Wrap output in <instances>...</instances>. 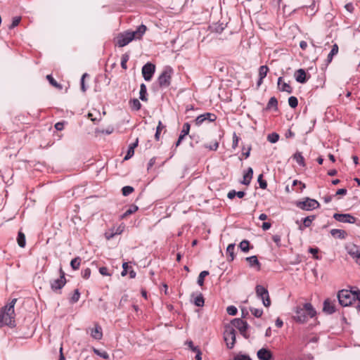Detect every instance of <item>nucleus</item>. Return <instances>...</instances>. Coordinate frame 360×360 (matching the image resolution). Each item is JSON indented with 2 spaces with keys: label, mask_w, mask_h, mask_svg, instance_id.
<instances>
[{
  "label": "nucleus",
  "mask_w": 360,
  "mask_h": 360,
  "mask_svg": "<svg viewBox=\"0 0 360 360\" xmlns=\"http://www.w3.org/2000/svg\"><path fill=\"white\" fill-rule=\"evenodd\" d=\"M146 30V26L142 24L134 31L127 30L120 33L116 38V46H118L119 47H124L133 40L141 39Z\"/></svg>",
  "instance_id": "f257e3e1"
},
{
  "label": "nucleus",
  "mask_w": 360,
  "mask_h": 360,
  "mask_svg": "<svg viewBox=\"0 0 360 360\" xmlns=\"http://www.w3.org/2000/svg\"><path fill=\"white\" fill-rule=\"evenodd\" d=\"M16 302L17 299L14 298L6 305L0 308V328L4 326H8L11 328L15 326L14 307Z\"/></svg>",
  "instance_id": "f03ea898"
},
{
  "label": "nucleus",
  "mask_w": 360,
  "mask_h": 360,
  "mask_svg": "<svg viewBox=\"0 0 360 360\" xmlns=\"http://www.w3.org/2000/svg\"><path fill=\"white\" fill-rule=\"evenodd\" d=\"M316 311L311 303L307 302L302 307L297 306L294 309L292 319L298 323H304L307 321L308 318H313L316 316Z\"/></svg>",
  "instance_id": "7ed1b4c3"
},
{
  "label": "nucleus",
  "mask_w": 360,
  "mask_h": 360,
  "mask_svg": "<svg viewBox=\"0 0 360 360\" xmlns=\"http://www.w3.org/2000/svg\"><path fill=\"white\" fill-rule=\"evenodd\" d=\"M173 69L170 66H165L158 78V83L160 88L166 89L171 84Z\"/></svg>",
  "instance_id": "20e7f679"
},
{
  "label": "nucleus",
  "mask_w": 360,
  "mask_h": 360,
  "mask_svg": "<svg viewBox=\"0 0 360 360\" xmlns=\"http://www.w3.org/2000/svg\"><path fill=\"white\" fill-rule=\"evenodd\" d=\"M228 325L231 327L232 326L233 330L238 329L244 338H249L250 335L248 333V330L250 326L247 321H245L240 318H236L231 321Z\"/></svg>",
  "instance_id": "39448f33"
},
{
  "label": "nucleus",
  "mask_w": 360,
  "mask_h": 360,
  "mask_svg": "<svg viewBox=\"0 0 360 360\" xmlns=\"http://www.w3.org/2000/svg\"><path fill=\"white\" fill-rule=\"evenodd\" d=\"M236 330L232 328L228 324L224 326V340L226 342V347L229 349H232L236 343Z\"/></svg>",
  "instance_id": "423d86ee"
},
{
  "label": "nucleus",
  "mask_w": 360,
  "mask_h": 360,
  "mask_svg": "<svg viewBox=\"0 0 360 360\" xmlns=\"http://www.w3.org/2000/svg\"><path fill=\"white\" fill-rule=\"evenodd\" d=\"M338 300L339 304L342 307L351 305L354 301V298H352V291L345 289L340 290L338 293Z\"/></svg>",
  "instance_id": "0eeeda50"
},
{
  "label": "nucleus",
  "mask_w": 360,
  "mask_h": 360,
  "mask_svg": "<svg viewBox=\"0 0 360 360\" xmlns=\"http://www.w3.org/2000/svg\"><path fill=\"white\" fill-rule=\"evenodd\" d=\"M296 206L301 210L310 211L316 209L319 207V202L309 198H306L303 201H297Z\"/></svg>",
  "instance_id": "6e6552de"
},
{
  "label": "nucleus",
  "mask_w": 360,
  "mask_h": 360,
  "mask_svg": "<svg viewBox=\"0 0 360 360\" xmlns=\"http://www.w3.org/2000/svg\"><path fill=\"white\" fill-rule=\"evenodd\" d=\"M257 297L262 300V303L265 307H269L271 301L268 290L261 285H257L255 287Z\"/></svg>",
  "instance_id": "1a4fd4ad"
},
{
  "label": "nucleus",
  "mask_w": 360,
  "mask_h": 360,
  "mask_svg": "<svg viewBox=\"0 0 360 360\" xmlns=\"http://www.w3.org/2000/svg\"><path fill=\"white\" fill-rule=\"evenodd\" d=\"M60 277L57 279H54L50 282L51 288L53 291L56 292L63 288L66 283V278L65 276V272L62 268L60 269Z\"/></svg>",
  "instance_id": "9d476101"
},
{
  "label": "nucleus",
  "mask_w": 360,
  "mask_h": 360,
  "mask_svg": "<svg viewBox=\"0 0 360 360\" xmlns=\"http://www.w3.org/2000/svg\"><path fill=\"white\" fill-rule=\"evenodd\" d=\"M142 75L147 82L150 81L155 71V65L150 62L142 67Z\"/></svg>",
  "instance_id": "9b49d317"
},
{
  "label": "nucleus",
  "mask_w": 360,
  "mask_h": 360,
  "mask_svg": "<svg viewBox=\"0 0 360 360\" xmlns=\"http://www.w3.org/2000/svg\"><path fill=\"white\" fill-rule=\"evenodd\" d=\"M217 119V116L210 112H205L204 114L198 115L195 120V124L197 126L201 125L204 122L207 121L208 122H212L215 121Z\"/></svg>",
  "instance_id": "f8f14e48"
},
{
  "label": "nucleus",
  "mask_w": 360,
  "mask_h": 360,
  "mask_svg": "<svg viewBox=\"0 0 360 360\" xmlns=\"http://www.w3.org/2000/svg\"><path fill=\"white\" fill-rule=\"evenodd\" d=\"M333 218L342 223L354 224L356 222V218L350 214H340L335 213Z\"/></svg>",
  "instance_id": "ddd939ff"
},
{
  "label": "nucleus",
  "mask_w": 360,
  "mask_h": 360,
  "mask_svg": "<svg viewBox=\"0 0 360 360\" xmlns=\"http://www.w3.org/2000/svg\"><path fill=\"white\" fill-rule=\"evenodd\" d=\"M348 254L355 260L356 263L360 265V248L352 245L347 248Z\"/></svg>",
  "instance_id": "4468645a"
},
{
  "label": "nucleus",
  "mask_w": 360,
  "mask_h": 360,
  "mask_svg": "<svg viewBox=\"0 0 360 360\" xmlns=\"http://www.w3.org/2000/svg\"><path fill=\"white\" fill-rule=\"evenodd\" d=\"M257 356L259 360H271L274 356L271 351L266 347L259 349L257 352Z\"/></svg>",
  "instance_id": "2eb2a0df"
},
{
  "label": "nucleus",
  "mask_w": 360,
  "mask_h": 360,
  "mask_svg": "<svg viewBox=\"0 0 360 360\" xmlns=\"http://www.w3.org/2000/svg\"><path fill=\"white\" fill-rule=\"evenodd\" d=\"M295 80L300 83V84H304L307 82L309 77L307 76V73L304 69H299L297 70L295 73Z\"/></svg>",
  "instance_id": "dca6fc26"
},
{
  "label": "nucleus",
  "mask_w": 360,
  "mask_h": 360,
  "mask_svg": "<svg viewBox=\"0 0 360 360\" xmlns=\"http://www.w3.org/2000/svg\"><path fill=\"white\" fill-rule=\"evenodd\" d=\"M323 310L328 314H333L335 311V300L331 301L330 299L325 300Z\"/></svg>",
  "instance_id": "f3484780"
},
{
  "label": "nucleus",
  "mask_w": 360,
  "mask_h": 360,
  "mask_svg": "<svg viewBox=\"0 0 360 360\" xmlns=\"http://www.w3.org/2000/svg\"><path fill=\"white\" fill-rule=\"evenodd\" d=\"M190 128H191V126L188 122H186L184 124L183 129L181 131V134L178 138L177 141L175 143L176 147H178L181 144V143L183 141V139H184V137L189 134Z\"/></svg>",
  "instance_id": "a211bd4d"
},
{
  "label": "nucleus",
  "mask_w": 360,
  "mask_h": 360,
  "mask_svg": "<svg viewBox=\"0 0 360 360\" xmlns=\"http://www.w3.org/2000/svg\"><path fill=\"white\" fill-rule=\"evenodd\" d=\"M283 77H280L278 79V88L281 91H285L288 94H291L292 92V88L288 83L282 82Z\"/></svg>",
  "instance_id": "6ab92c4d"
},
{
  "label": "nucleus",
  "mask_w": 360,
  "mask_h": 360,
  "mask_svg": "<svg viewBox=\"0 0 360 360\" xmlns=\"http://www.w3.org/2000/svg\"><path fill=\"white\" fill-rule=\"evenodd\" d=\"M252 176L253 169L252 167H248L247 171L243 174V179L240 181V184L248 186L250 184Z\"/></svg>",
  "instance_id": "aec40b11"
},
{
  "label": "nucleus",
  "mask_w": 360,
  "mask_h": 360,
  "mask_svg": "<svg viewBox=\"0 0 360 360\" xmlns=\"http://www.w3.org/2000/svg\"><path fill=\"white\" fill-rule=\"evenodd\" d=\"M91 336L96 340H100L102 338V328L99 325L96 324L95 328L91 330Z\"/></svg>",
  "instance_id": "412c9836"
},
{
  "label": "nucleus",
  "mask_w": 360,
  "mask_h": 360,
  "mask_svg": "<svg viewBox=\"0 0 360 360\" xmlns=\"http://www.w3.org/2000/svg\"><path fill=\"white\" fill-rule=\"evenodd\" d=\"M245 260L249 263V266L250 267L257 266V270L260 269L261 264H260L257 256L252 255L250 257H248L245 258Z\"/></svg>",
  "instance_id": "4be33fe9"
},
{
  "label": "nucleus",
  "mask_w": 360,
  "mask_h": 360,
  "mask_svg": "<svg viewBox=\"0 0 360 360\" xmlns=\"http://www.w3.org/2000/svg\"><path fill=\"white\" fill-rule=\"evenodd\" d=\"M316 218L315 215H310L302 219V225L300 226V230L302 231L304 228L309 227L312 221Z\"/></svg>",
  "instance_id": "5701e85b"
},
{
  "label": "nucleus",
  "mask_w": 360,
  "mask_h": 360,
  "mask_svg": "<svg viewBox=\"0 0 360 360\" xmlns=\"http://www.w3.org/2000/svg\"><path fill=\"white\" fill-rule=\"evenodd\" d=\"M139 139H136V141L129 145V148L127 150V154L125 155L124 160H128L130 159L134 154V148L138 146Z\"/></svg>",
  "instance_id": "b1692460"
},
{
  "label": "nucleus",
  "mask_w": 360,
  "mask_h": 360,
  "mask_svg": "<svg viewBox=\"0 0 360 360\" xmlns=\"http://www.w3.org/2000/svg\"><path fill=\"white\" fill-rule=\"evenodd\" d=\"M226 27V24L224 22H217L210 26V30L213 32L221 33Z\"/></svg>",
  "instance_id": "393cba45"
},
{
  "label": "nucleus",
  "mask_w": 360,
  "mask_h": 360,
  "mask_svg": "<svg viewBox=\"0 0 360 360\" xmlns=\"http://www.w3.org/2000/svg\"><path fill=\"white\" fill-rule=\"evenodd\" d=\"M330 234L334 237L340 239L345 238L347 233L345 231L341 229H333L330 230Z\"/></svg>",
  "instance_id": "a878e982"
},
{
  "label": "nucleus",
  "mask_w": 360,
  "mask_h": 360,
  "mask_svg": "<svg viewBox=\"0 0 360 360\" xmlns=\"http://www.w3.org/2000/svg\"><path fill=\"white\" fill-rule=\"evenodd\" d=\"M147 87L146 85L142 83L140 85L139 98L143 101H146L147 99Z\"/></svg>",
  "instance_id": "bb28decb"
},
{
  "label": "nucleus",
  "mask_w": 360,
  "mask_h": 360,
  "mask_svg": "<svg viewBox=\"0 0 360 360\" xmlns=\"http://www.w3.org/2000/svg\"><path fill=\"white\" fill-rule=\"evenodd\" d=\"M338 50H339L338 46L336 44H333L332 46V49L327 57V63H330L332 61L333 56H335L338 53Z\"/></svg>",
  "instance_id": "cd10ccee"
},
{
  "label": "nucleus",
  "mask_w": 360,
  "mask_h": 360,
  "mask_svg": "<svg viewBox=\"0 0 360 360\" xmlns=\"http://www.w3.org/2000/svg\"><path fill=\"white\" fill-rule=\"evenodd\" d=\"M293 158L300 166H305L304 158L300 152H296L293 155Z\"/></svg>",
  "instance_id": "c85d7f7f"
},
{
  "label": "nucleus",
  "mask_w": 360,
  "mask_h": 360,
  "mask_svg": "<svg viewBox=\"0 0 360 360\" xmlns=\"http://www.w3.org/2000/svg\"><path fill=\"white\" fill-rule=\"evenodd\" d=\"M17 242H18V245L20 248H24L26 245L25 236L21 231L18 232V237H17Z\"/></svg>",
  "instance_id": "c756f323"
},
{
  "label": "nucleus",
  "mask_w": 360,
  "mask_h": 360,
  "mask_svg": "<svg viewBox=\"0 0 360 360\" xmlns=\"http://www.w3.org/2000/svg\"><path fill=\"white\" fill-rule=\"evenodd\" d=\"M277 105H278V101H277V99L275 97H271L269 99V102H268V103L266 105V110H270L272 108H274V109L276 110L278 109Z\"/></svg>",
  "instance_id": "7c9ffc66"
},
{
  "label": "nucleus",
  "mask_w": 360,
  "mask_h": 360,
  "mask_svg": "<svg viewBox=\"0 0 360 360\" xmlns=\"http://www.w3.org/2000/svg\"><path fill=\"white\" fill-rule=\"evenodd\" d=\"M209 271H202L200 273L198 277V281H197V283L200 285V286H202L203 284H204V280H205V278L209 275Z\"/></svg>",
  "instance_id": "2f4dec72"
},
{
  "label": "nucleus",
  "mask_w": 360,
  "mask_h": 360,
  "mask_svg": "<svg viewBox=\"0 0 360 360\" xmlns=\"http://www.w3.org/2000/svg\"><path fill=\"white\" fill-rule=\"evenodd\" d=\"M239 248L243 252H248L250 249V242L248 240H242L239 244Z\"/></svg>",
  "instance_id": "473e14b6"
},
{
  "label": "nucleus",
  "mask_w": 360,
  "mask_h": 360,
  "mask_svg": "<svg viewBox=\"0 0 360 360\" xmlns=\"http://www.w3.org/2000/svg\"><path fill=\"white\" fill-rule=\"evenodd\" d=\"M130 105L132 110H139L141 108V103L137 98H134L130 101Z\"/></svg>",
  "instance_id": "72a5a7b5"
},
{
  "label": "nucleus",
  "mask_w": 360,
  "mask_h": 360,
  "mask_svg": "<svg viewBox=\"0 0 360 360\" xmlns=\"http://www.w3.org/2000/svg\"><path fill=\"white\" fill-rule=\"evenodd\" d=\"M139 207L136 205H131L130 207L126 210V212L123 214L122 218L126 217L128 215H130L138 210Z\"/></svg>",
  "instance_id": "f704fd0d"
},
{
  "label": "nucleus",
  "mask_w": 360,
  "mask_h": 360,
  "mask_svg": "<svg viewBox=\"0 0 360 360\" xmlns=\"http://www.w3.org/2000/svg\"><path fill=\"white\" fill-rule=\"evenodd\" d=\"M234 250H235V244L231 243L228 245L226 248V254L229 255L231 257L230 260L233 261L234 259Z\"/></svg>",
  "instance_id": "c9c22d12"
},
{
  "label": "nucleus",
  "mask_w": 360,
  "mask_h": 360,
  "mask_svg": "<svg viewBox=\"0 0 360 360\" xmlns=\"http://www.w3.org/2000/svg\"><path fill=\"white\" fill-rule=\"evenodd\" d=\"M194 304L197 307H202L205 304V300L202 295L200 293L194 300Z\"/></svg>",
  "instance_id": "e433bc0d"
},
{
  "label": "nucleus",
  "mask_w": 360,
  "mask_h": 360,
  "mask_svg": "<svg viewBox=\"0 0 360 360\" xmlns=\"http://www.w3.org/2000/svg\"><path fill=\"white\" fill-rule=\"evenodd\" d=\"M80 262L81 259L79 257H75L72 259L70 262V266L72 269L74 270L78 269L79 268Z\"/></svg>",
  "instance_id": "4c0bfd02"
},
{
  "label": "nucleus",
  "mask_w": 360,
  "mask_h": 360,
  "mask_svg": "<svg viewBox=\"0 0 360 360\" xmlns=\"http://www.w3.org/2000/svg\"><path fill=\"white\" fill-rule=\"evenodd\" d=\"M269 71V68L266 65H262L259 68V77L261 78H265L267 72Z\"/></svg>",
  "instance_id": "58836bf2"
},
{
  "label": "nucleus",
  "mask_w": 360,
  "mask_h": 360,
  "mask_svg": "<svg viewBox=\"0 0 360 360\" xmlns=\"http://www.w3.org/2000/svg\"><path fill=\"white\" fill-rule=\"evenodd\" d=\"M278 139L279 135L276 132L271 133L267 136V140L272 143H276L278 141Z\"/></svg>",
  "instance_id": "ea45409f"
},
{
  "label": "nucleus",
  "mask_w": 360,
  "mask_h": 360,
  "mask_svg": "<svg viewBox=\"0 0 360 360\" xmlns=\"http://www.w3.org/2000/svg\"><path fill=\"white\" fill-rule=\"evenodd\" d=\"M79 297H80V292L78 289H75L72 296L71 297V298L70 300V302L72 304L76 303L77 302L79 301Z\"/></svg>",
  "instance_id": "a19ab883"
},
{
  "label": "nucleus",
  "mask_w": 360,
  "mask_h": 360,
  "mask_svg": "<svg viewBox=\"0 0 360 360\" xmlns=\"http://www.w3.org/2000/svg\"><path fill=\"white\" fill-rule=\"evenodd\" d=\"M129 60V55L128 53H124L122 56V58H121V67L124 69V70H127V61Z\"/></svg>",
  "instance_id": "79ce46f5"
},
{
  "label": "nucleus",
  "mask_w": 360,
  "mask_h": 360,
  "mask_svg": "<svg viewBox=\"0 0 360 360\" xmlns=\"http://www.w3.org/2000/svg\"><path fill=\"white\" fill-rule=\"evenodd\" d=\"M94 352L101 356V358L104 359H109V354L107 353V352L105 351H103V350H99L98 349H94Z\"/></svg>",
  "instance_id": "37998d69"
},
{
  "label": "nucleus",
  "mask_w": 360,
  "mask_h": 360,
  "mask_svg": "<svg viewBox=\"0 0 360 360\" xmlns=\"http://www.w3.org/2000/svg\"><path fill=\"white\" fill-rule=\"evenodd\" d=\"M46 79L52 86L58 89H62V86L59 84L51 75H48L46 76Z\"/></svg>",
  "instance_id": "c03bdc74"
},
{
  "label": "nucleus",
  "mask_w": 360,
  "mask_h": 360,
  "mask_svg": "<svg viewBox=\"0 0 360 360\" xmlns=\"http://www.w3.org/2000/svg\"><path fill=\"white\" fill-rule=\"evenodd\" d=\"M288 104L292 108H295L298 105V100L295 96H290L288 98Z\"/></svg>",
  "instance_id": "a18cd8bd"
},
{
  "label": "nucleus",
  "mask_w": 360,
  "mask_h": 360,
  "mask_svg": "<svg viewBox=\"0 0 360 360\" xmlns=\"http://www.w3.org/2000/svg\"><path fill=\"white\" fill-rule=\"evenodd\" d=\"M20 20H21V17H20V16L14 17L13 18L12 22L9 25L8 28L10 30L13 29L14 27H15L16 26H18L19 25V23L20 22Z\"/></svg>",
  "instance_id": "49530a36"
},
{
  "label": "nucleus",
  "mask_w": 360,
  "mask_h": 360,
  "mask_svg": "<svg viewBox=\"0 0 360 360\" xmlns=\"http://www.w3.org/2000/svg\"><path fill=\"white\" fill-rule=\"evenodd\" d=\"M134 191V188L130 186H125L122 188V195L127 196Z\"/></svg>",
  "instance_id": "de8ad7c7"
},
{
  "label": "nucleus",
  "mask_w": 360,
  "mask_h": 360,
  "mask_svg": "<svg viewBox=\"0 0 360 360\" xmlns=\"http://www.w3.org/2000/svg\"><path fill=\"white\" fill-rule=\"evenodd\" d=\"M250 311L252 314L257 318L261 317L263 314V310L262 309L250 308Z\"/></svg>",
  "instance_id": "09e8293b"
},
{
  "label": "nucleus",
  "mask_w": 360,
  "mask_h": 360,
  "mask_svg": "<svg viewBox=\"0 0 360 360\" xmlns=\"http://www.w3.org/2000/svg\"><path fill=\"white\" fill-rule=\"evenodd\" d=\"M257 181L259 183V187L262 189H265L267 187L266 181L263 179V174H259L257 179Z\"/></svg>",
  "instance_id": "8fccbe9b"
},
{
  "label": "nucleus",
  "mask_w": 360,
  "mask_h": 360,
  "mask_svg": "<svg viewBox=\"0 0 360 360\" xmlns=\"http://www.w3.org/2000/svg\"><path fill=\"white\" fill-rule=\"evenodd\" d=\"M165 127V126L162 125V122L160 121L158 123V126L156 129V132L155 134V139L158 141L160 139V135L162 129Z\"/></svg>",
  "instance_id": "3c124183"
},
{
  "label": "nucleus",
  "mask_w": 360,
  "mask_h": 360,
  "mask_svg": "<svg viewBox=\"0 0 360 360\" xmlns=\"http://www.w3.org/2000/svg\"><path fill=\"white\" fill-rule=\"evenodd\" d=\"M350 291H352V298H354V300L360 302V290L357 288H354V290H350Z\"/></svg>",
  "instance_id": "603ef678"
},
{
  "label": "nucleus",
  "mask_w": 360,
  "mask_h": 360,
  "mask_svg": "<svg viewBox=\"0 0 360 360\" xmlns=\"http://www.w3.org/2000/svg\"><path fill=\"white\" fill-rule=\"evenodd\" d=\"M227 313L231 316H235L238 313V309L235 306L231 305L226 308Z\"/></svg>",
  "instance_id": "864d4df0"
},
{
  "label": "nucleus",
  "mask_w": 360,
  "mask_h": 360,
  "mask_svg": "<svg viewBox=\"0 0 360 360\" xmlns=\"http://www.w3.org/2000/svg\"><path fill=\"white\" fill-rule=\"evenodd\" d=\"M99 273L103 276H110L111 274L109 272L108 269L105 266H101L98 269Z\"/></svg>",
  "instance_id": "5fc2aeb1"
},
{
  "label": "nucleus",
  "mask_w": 360,
  "mask_h": 360,
  "mask_svg": "<svg viewBox=\"0 0 360 360\" xmlns=\"http://www.w3.org/2000/svg\"><path fill=\"white\" fill-rule=\"evenodd\" d=\"M309 252L313 255V257L316 259H319L318 256L319 249L317 248H309Z\"/></svg>",
  "instance_id": "6e6d98bb"
},
{
  "label": "nucleus",
  "mask_w": 360,
  "mask_h": 360,
  "mask_svg": "<svg viewBox=\"0 0 360 360\" xmlns=\"http://www.w3.org/2000/svg\"><path fill=\"white\" fill-rule=\"evenodd\" d=\"M89 76L87 73H84L82 78H81V90L83 91V92H85L86 91V87L84 84V78L86 77Z\"/></svg>",
  "instance_id": "4d7b16f0"
},
{
  "label": "nucleus",
  "mask_w": 360,
  "mask_h": 360,
  "mask_svg": "<svg viewBox=\"0 0 360 360\" xmlns=\"http://www.w3.org/2000/svg\"><path fill=\"white\" fill-rule=\"evenodd\" d=\"M82 277L85 279H88L91 276V269L89 268L85 269L82 271Z\"/></svg>",
  "instance_id": "13d9d810"
},
{
  "label": "nucleus",
  "mask_w": 360,
  "mask_h": 360,
  "mask_svg": "<svg viewBox=\"0 0 360 360\" xmlns=\"http://www.w3.org/2000/svg\"><path fill=\"white\" fill-rule=\"evenodd\" d=\"M273 241L276 244L278 247H281V236L278 234L274 235L272 236Z\"/></svg>",
  "instance_id": "bf43d9fd"
},
{
  "label": "nucleus",
  "mask_w": 360,
  "mask_h": 360,
  "mask_svg": "<svg viewBox=\"0 0 360 360\" xmlns=\"http://www.w3.org/2000/svg\"><path fill=\"white\" fill-rule=\"evenodd\" d=\"M239 139L237 136L236 134L234 132L233 135V143H232V148H236L238 146Z\"/></svg>",
  "instance_id": "052dcab7"
},
{
  "label": "nucleus",
  "mask_w": 360,
  "mask_h": 360,
  "mask_svg": "<svg viewBox=\"0 0 360 360\" xmlns=\"http://www.w3.org/2000/svg\"><path fill=\"white\" fill-rule=\"evenodd\" d=\"M193 352L195 353V360H202V353L198 348H194Z\"/></svg>",
  "instance_id": "680f3d73"
},
{
  "label": "nucleus",
  "mask_w": 360,
  "mask_h": 360,
  "mask_svg": "<svg viewBox=\"0 0 360 360\" xmlns=\"http://www.w3.org/2000/svg\"><path fill=\"white\" fill-rule=\"evenodd\" d=\"M236 360H252L251 358L246 354H240L235 356Z\"/></svg>",
  "instance_id": "e2e57ef3"
},
{
  "label": "nucleus",
  "mask_w": 360,
  "mask_h": 360,
  "mask_svg": "<svg viewBox=\"0 0 360 360\" xmlns=\"http://www.w3.org/2000/svg\"><path fill=\"white\" fill-rule=\"evenodd\" d=\"M218 147H219V143H218L217 141H215V142H214L213 144H212V145H210V146L206 145V146H205V148H209V149H210V150H217V148H218Z\"/></svg>",
  "instance_id": "0e129e2a"
},
{
  "label": "nucleus",
  "mask_w": 360,
  "mask_h": 360,
  "mask_svg": "<svg viewBox=\"0 0 360 360\" xmlns=\"http://www.w3.org/2000/svg\"><path fill=\"white\" fill-rule=\"evenodd\" d=\"M64 122H58L55 124V129L58 131H61L64 128Z\"/></svg>",
  "instance_id": "69168bd1"
},
{
  "label": "nucleus",
  "mask_w": 360,
  "mask_h": 360,
  "mask_svg": "<svg viewBox=\"0 0 360 360\" xmlns=\"http://www.w3.org/2000/svg\"><path fill=\"white\" fill-rule=\"evenodd\" d=\"M127 268H128V264L127 262H124L122 264V271L121 273V275L122 276H124L127 274Z\"/></svg>",
  "instance_id": "338daca9"
},
{
  "label": "nucleus",
  "mask_w": 360,
  "mask_h": 360,
  "mask_svg": "<svg viewBox=\"0 0 360 360\" xmlns=\"http://www.w3.org/2000/svg\"><path fill=\"white\" fill-rule=\"evenodd\" d=\"M236 191L235 190H231L228 194H227V197L229 199H233L236 196Z\"/></svg>",
  "instance_id": "774afa93"
}]
</instances>
